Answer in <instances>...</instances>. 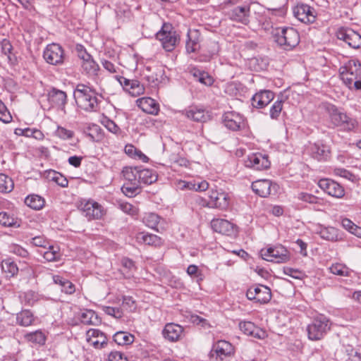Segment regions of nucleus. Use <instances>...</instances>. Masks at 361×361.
Returning a JSON list of instances; mask_svg holds the SVG:
<instances>
[{
  "instance_id": "1",
  "label": "nucleus",
  "mask_w": 361,
  "mask_h": 361,
  "mask_svg": "<svg viewBox=\"0 0 361 361\" xmlns=\"http://www.w3.org/2000/svg\"><path fill=\"white\" fill-rule=\"evenodd\" d=\"M73 97L78 108L87 112H98L100 111L102 95L88 85L82 83L77 85L73 92Z\"/></svg>"
},
{
  "instance_id": "2",
  "label": "nucleus",
  "mask_w": 361,
  "mask_h": 361,
  "mask_svg": "<svg viewBox=\"0 0 361 361\" xmlns=\"http://www.w3.org/2000/svg\"><path fill=\"white\" fill-rule=\"evenodd\" d=\"M341 79L349 89H361V63L357 61L349 60L339 69Z\"/></svg>"
},
{
  "instance_id": "3",
  "label": "nucleus",
  "mask_w": 361,
  "mask_h": 361,
  "mask_svg": "<svg viewBox=\"0 0 361 361\" xmlns=\"http://www.w3.org/2000/svg\"><path fill=\"white\" fill-rule=\"evenodd\" d=\"M326 111L329 115L331 123L334 127H339L343 130L351 131L357 126V122L355 118L339 111L333 104H328L326 106Z\"/></svg>"
},
{
  "instance_id": "4",
  "label": "nucleus",
  "mask_w": 361,
  "mask_h": 361,
  "mask_svg": "<svg viewBox=\"0 0 361 361\" xmlns=\"http://www.w3.org/2000/svg\"><path fill=\"white\" fill-rule=\"evenodd\" d=\"M330 321L326 316H317L307 327L308 338L312 341L320 340L330 329Z\"/></svg>"
},
{
  "instance_id": "5",
  "label": "nucleus",
  "mask_w": 361,
  "mask_h": 361,
  "mask_svg": "<svg viewBox=\"0 0 361 361\" xmlns=\"http://www.w3.org/2000/svg\"><path fill=\"white\" fill-rule=\"evenodd\" d=\"M276 41L279 45L286 50H290L296 47L300 41L299 34L293 27H286L276 35Z\"/></svg>"
},
{
  "instance_id": "6",
  "label": "nucleus",
  "mask_w": 361,
  "mask_h": 361,
  "mask_svg": "<svg viewBox=\"0 0 361 361\" xmlns=\"http://www.w3.org/2000/svg\"><path fill=\"white\" fill-rule=\"evenodd\" d=\"M261 255L264 259L275 263H284L290 259L289 252L281 245L262 250Z\"/></svg>"
},
{
  "instance_id": "7",
  "label": "nucleus",
  "mask_w": 361,
  "mask_h": 361,
  "mask_svg": "<svg viewBox=\"0 0 361 361\" xmlns=\"http://www.w3.org/2000/svg\"><path fill=\"white\" fill-rule=\"evenodd\" d=\"M168 25H164L161 30L157 33L156 37L166 51H171L178 43L179 37L176 31L168 30Z\"/></svg>"
},
{
  "instance_id": "8",
  "label": "nucleus",
  "mask_w": 361,
  "mask_h": 361,
  "mask_svg": "<svg viewBox=\"0 0 361 361\" xmlns=\"http://www.w3.org/2000/svg\"><path fill=\"white\" fill-rule=\"evenodd\" d=\"M246 296L250 300H255L260 304L267 303L271 298V289L266 286L257 285L250 287Z\"/></svg>"
},
{
  "instance_id": "9",
  "label": "nucleus",
  "mask_w": 361,
  "mask_h": 361,
  "mask_svg": "<svg viewBox=\"0 0 361 361\" xmlns=\"http://www.w3.org/2000/svg\"><path fill=\"white\" fill-rule=\"evenodd\" d=\"M78 208L88 219H99L104 214L102 205L93 200H82Z\"/></svg>"
},
{
  "instance_id": "10",
  "label": "nucleus",
  "mask_w": 361,
  "mask_h": 361,
  "mask_svg": "<svg viewBox=\"0 0 361 361\" xmlns=\"http://www.w3.org/2000/svg\"><path fill=\"white\" fill-rule=\"evenodd\" d=\"M43 57L49 64H61L64 58L63 49L58 44H49L44 51Z\"/></svg>"
},
{
  "instance_id": "11",
  "label": "nucleus",
  "mask_w": 361,
  "mask_h": 361,
  "mask_svg": "<svg viewBox=\"0 0 361 361\" xmlns=\"http://www.w3.org/2000/svg\"><path fill=\"white\" fill-rule=\"evenodd\" d=\"M337 38L343 41L353 49L361 47V36L359 33L350 28H340L336 32Z\"/></svg>"
},
{
  "instance_id": "12",
  "label": "nucleus",
  "mask_w": 361,
  "mask_h": 361,
  "mask_svg": "<svg viewBox=\"0 0 361 361\" xmlns=\"http://www.w3.org/2000/svg\"><path fill=\"white\" fill-rule=\"evenodd\" d=\"M47 100L51 107L56 108L64 114L66 113L67 94L65 92L52 87L47 93Z\"/></svg>"
},
{
  "instance_id": "13",
  "label": "nucleus",
  "mask_w": 361,
  "mask_h": 361,
  "mask_svg": "<svg viewBox=\"0 0 361 361\" xmlns=\"http://www.w3.org/2000/svg\"><path fill=\"white\" fill-rule=\"evenodd\" d=\"M246 167L256 171L267 169L270 166L268 156L262 153H254L249 155L245 161Z\"/></svg>"
},
{
  "instance_id": "14",
  "label": "nucleus",
  "mask_w": 361,
  "mask_h": 361,
  "mask_svg": "<svg viewBox=\"0 0 361 361\" xmlns=\"http://www.w3.org/2000/svg\"><path fill=\"white\" fill-rule=\"evenodd\" d=\"M223 123L228 129L233 131L240 130L245 127L243 116L233 111L223 115Z\"/></svg>"
},
{
  "instance_id": "15",
  "label": "nucleus",
  "mask_w": 361,
  "mask_h": 361,
  "mask_svg": "<svg viewBox=\"0 0 361 361\" xmlns=\"http://www.w3.org/2000/svg\"><path fill=\"white\" fill-rule=\"evenodd\" d=\"M293 11L294 16L302 23H312L315 21V11L307 4H298L293 8Z\"/></svg>"
},
{
  "instance_id": "16",
  "label": "nucleus",
  "mask_w": 361,
  "mask_h": 361,
  "mask_svg": "<svg viewBox=\"0 0 361 361\" xmlns=\"http://www.w3.org/2000/svg\"><path fill=\"white\" fill-rule=\"evenodd\" d=\"M212 356L216 355V358L224 360L225 358L231 357L234 353V348L229 342L221 340L213 345L211 350Z\"/></svg>"
},
{
  "instance_id": "17",
  "label": "nucleus",
  "mask_w": 361,
  "mask_h": 361,
  "mask_svg": "<svg viewBox=\"0 0 361 361\" xmlns=\"http://www.w3.org/2000/svg\"><path fill=\"white\" fill-rule=\"evenodd\" d=\"M86 341L96 349H102L107 345L105 334L96 329H90L87 331Z\"/></svg>"
},
{
  "instance_id": "18",
  "label": "nucleus",
  "mask_w": 361,
  "mask_h": 361,
  "mask_svg": "<svg viewBox=\"0 0 361 361\" xmlns=\"http://www.w3.org/2000/svg\"><path fill=\"white\" fill-rule=\"evenodd\" d=\"M319 186L329 195L336 198H341L345 195L343 188L331 179H321L319 181Z\"/></svg>"
},
{
  "instance_id": "19",
  "label": "nucleus",
  "mask_w": 361,
  "mask_h": 361,
  "mask_svg": "<svg viewBox=\"0 0 361 361\" xmlns=\"http://www.w3.org/2000/svg\"><path fill=\"white\" fill-rule=\"evenodd\" d=\"M228 194L222 190H212L209 195V202L207 205L216 207L220 209H226L229 205Z\"/></svg>"
},
{
  "instance_id": "20",
  "label": "nucleus",
  "mask_w": 361,
  "mask_h": 361,
  "mask_svg": "<svg viewBox=\"0 0 361 361\" xmlns=\"http://www.w3.org/2000/svg\"><path fill=\"white\" fill-rule=\"evenodd\" d=\"M123 89L133 97H137L144 92V87L137 80H129L123 76L116 77Z\"/></svg>"
},
{
  "instance_id": "21",
  "label": "nucleus",
  "mask_w": 361,
  "mask_h": 361,
  "mask_svg": "<svg viewBox=\"0 0 361 361\" xmlns=\"http://www.w3.org/2000/svg\"><path fill=\"white\" fill-rule=\"evenodd\" d=\"M212 229L216 232L226 235H232L235 233L233 224L222 219H214L211 221Z\"/></svg>"
},
{
  "instance_id": "22",
  "label": "nucleus",
  "mask_w": 361,
  "mask_h": 361,
  "mask_svg": "<svg viewBox=\"0 0 361 361\" xmlns=\"http://www.w3.org/2000/svg\"><path fill=\"white\" fill-rule=\"evenodd\" d=\"M250 5L238 6L231 11L230 17L233 20L247 25L250 23Z\"/></svg>"
},
{
  "instance_id": "23",
  "label": "nucleus",
  "mask_w": 361,
  "mask_h": 361,
  "mask_svg": "<svg viewBox=\"0 0 361 361\" xmlns=\"http://www.w3.org/2000/svg\"><path fill=\"white\" fill-rule=\"evenodd\" d=\"M274 98V93L270 90H262L256 93L252 98L254 107L262 109L268 105Z\"/></svg>"
},
{
  "instance_id": "24",
  "label": "nucleus",
  "mask_w": 361,
  "mask_h": 361,
  "mask_svg": "<svg viewBox=\"0 0 361 361\" xmlns=\"http://www.w3.org/2000/svg\"><path fill=\"white\" fill-rule=\"evenodd\" d=\"M162 333L166 339L174 342L181 338L183 328L178 324L169 323L165 326Z\"/></svg>"
},
{
  "instance_id": "25",
  "label": "nucleus",
  "mask_w": 361,
  "mask_h": 361,
  "mask_svg": "<svg viewBox=\"0 0 361 361\" xmlns=\"http://www.w3.org/2000/svg\"><path fill=\"white\" fill-rule=\"evenodd\" d=\"M311 154L319 161L326 160L330 156V148L328 145L318 142L311 146Z\"/></svg>"
},
{
  "instance_id": "26",
  "label": "nucleus",
  "mask_w": 361,
  "mask_h": 361,
  "mask_svg": "<svg viewBox=\"0 0 361 361\" xmlns=\"http://www.w3.org/2000/svg\"><path fill=\"white\" fill-rule=\"evenodd\" d=\"M137 106L145 112L157 115L159 111V104L151 97H142L137 100Z\"/></svg>"
},
{
  "instance_id": "27",
  "label": "nucleus",
  "mask_w": 361,
  "mask_h": 361,
  "mask_svg": "<svg viewBox=\"0 0 361 361\" xmlns=\"http://www.w3.org/2000/svg\"><path fill=\"white\" fill-rule=\"evenodd\" d=\"M271 185L269 180H258L252 183V189L259 196L267 197L271 193Z\"/></svg>"
},
{
  "instance_id": "28",
  "label": "nucleus",
  "mask_w": 361,
  "mask_h": 361,
  "mask_svg": "<svg viewBox=\"0 0 361 361\" xmlns=\"http://www.w3.org/2000/svg\"><path fill=\"white\" fill-rule=\"evenodd\" d=\"M185 116L195 122H205L209 118V116L204 109L191 106L185 111Z\"/></svg>"
},
{
  "instance_id": "29",
  "label": "nucleus",
  "mask_w": 361,
  "mask_h": 361,
  "mask_svg": "<svg viewBox=\"0 0 361 361\" xmlns=\"http://www.w3.org/2000/svg\"><path fill=\"white\" fill-rule=\"evenodd\" d=\"M137 175V182H139L140 185L141 183L150 185L157 180V175L156 173L153 170L148 169H138Z\"/></svg>"
},
{
  "instance_id": "30",
  "label": "nucleus",
  "mask_w": 361,
  "mask_h": 361,
  "mask_svg": "<svg viewBox=\"0 0 361 361\" xmlns=\"http://www.w3.org/2000/svg\"><path fill=\"white\" fill-rule=\"evenodd\" d=\"M136 238L139 243L154 247L161 246L163 243L160 237L150 233H140L137 235Z\"/></svg>"
},
{
  "instance_id": "31",
  "label": "nucleus",
  "mask_w": 361,
  "mask_h": 361,
  "mask_svg": "<svg viewBox=\"0 0 361 361\" xmlns=\"http://www.w3.org/2000/svg\"><path fill=\"white\" fill-rule=\"evenodd\" d=\"M142 222L147 227L158 232L160 231L158 225L161 224V217L155 213H147L142 218Z\"/></svg>"
},
{
  "instance_id": "32",
  "label": "nucleus",
  "mask_w": 361,
  "mask_h": 361,
  "mask_svg": "<svg viewBox=\"0 0 361 361\" xmlns=\"http://www.w3.org/2000/svg\"><path fill=\"white\" fill-rule=\"evenodd\" d=\"M80 321L86 325H97L101 322L95 312L92 310H85L81 313Z\"/></svg>"
},
{
  "instance_id": "33",
  "label": "nucleus",
  "mask_w": 361,
  "mask_h": 361,
  "mask_svg": "<svg viewBox=\"0 0 361 361\" xmlns=\"http://www.w3.org/2000/svg\"><path fill=\"white\" fill-rule=\"evenodd\" d=\"M123 194L129 197H132L141 192L140 185L139 182H126L121 188Z\"/></svg>"
},
{
  "instance_id": "34",
  "label": "nucleus",
  "mask_w": 361,
  "mask_h": 361,
  "mask_svg": "<svg viewBox=\"0 0 361 361\" xmlns=\"http://www.w3.org/2000/svg\"><path fill=\"white\" fill-rule=\"evenodd\" d=\"M134 338L133 334L125 331H118L113 336L114 341L119 345L131 344Z\"/></svg>"
},
{
  "instance_id": "35",
  "label": "nucleus",
  "mask_w": 361,
  "mask_h": 361,
  "mask_svg": "<svg viewBox=\"0 0 361 361\" xmlns=\"http://www.w3.org/2000/svg\"><path fill=\"white\" fill-rule=\"evenodd\" d=\"M44 198L37 195H30L25 199V204L35 210L41 209L44 207Z\"/></svg>"
},
{
  "instance_id": "36",
  "label": "nucleus",
  "mask_w": 361,
  "mask_h": 361,
  "mask_svg": "<svg viewBox=\"0 0 361 361\" xmlns=\"http://www.w3.org/2000/svg\"><path fill=\"white\" fill-rule=\"evenodd\" d=\"M34 317L30 310H22L16 315V322L23 326H28L32 324Z\"/></svg>"
},
{
  "instance_id": "37",
  "label": "nucleus",
  "mask_w": 361,
  "mask_h": 361,
  "mask_svg": "<svg viewBox=\"0 0 361 361\" xmlns=\"http://www.w3.org/2000/svg\"><path fill=\"white\" fill-rule=\"evenodd\" d=\"M320 236L327 240L337 241L339 237L338 231L334 227H324L321 228L319 232Z\"/></svg>"
},
{
  "instance_id": "38",
  "label": "nucleus",
  "mask_w": 361,
  "mask_h": 361,
  "mask_svg": "<svg viewBox=\"0 0 361 361\" xmlns=\"http://www.w3.org/2000/svg\"><path fill=\"white\" fill-rule=\"evenodd\" d=\"M2 271L7 274V276L12 277L18 272V268L14 262L11 259H6L2 261L1 264Z\"/></svg>"
},
{
  "instance_id": "39",
  "label": "nucleus",
  "mask_w": 361,
  "mask_h": 361,
  "mask_svg": "<svg viewBox=\"0 0 361 361\" xmlns=\"http://www.w3.org/2000/svg\"><path fill=\"white\" fill-rule=\"evenodd\" d=\"M240 329L246 335L253 336L255 337L261 336L258 334V329L255 326L254 323L251 322H242L239 324Z\"/></svg>"
},
{
  "instance_id": "40",
  "label": "nucleus",
  "mask_w": 361,
  "mask_h": 361,
  "mask_svg": "<svg viewBox=\"0 0 361 361\" xmlns=\"http://www.w3.org/2000/svg\"><path fill=\"white\" fill-rule=\"evenodd\" d=\"M14 183L11 178L4 173H0V192H10L13 190Z\"/></svg>"
},
{
  "instance_id": "41",
  "label": "nucleus",
  "mask_w": 361,
  "mask_h": 361,
  "mask_svg": "<svg viewBox=\"0 0 361 361\" xmlns=\"http://www.w3.org/2000/svg\"><path fill=\"white\" fill-rule=\"evenodd\" d=\"M331 273L341 276H348L350 274V269L344 264L336 263L329 267Z\"/></svg>"
},
{
  "instance_id": "42",
  "label": "nucleus",
  "mask_w": 361,
  "mask_h": 361,
  "mask_svg": "<svg viewBox=\"0 0 361 361\" xmlns=\"http://www.w3.org/2000/svg\"><path fill=\"white\" fill-rule=\"evenodd\" d=\"M47 248L48 250L44 252L43 257L47 262H56L59 260L60 254L57 247L50 245Z\"/></svg>"
},
{
  "instance_id": "43",
  "label": "nucleus",
  "mask_w": 361,
  "mask_h": 361,
  "mask_svg": "<svg viewBox=\"0 0 361 361\" xmlns=\"http://www.w3.org/2000/svg\"><path fill=\"white\" fill-rule=\"evenodd\" d=\"M25 338L27 341L35 343L44 344L45 342V336L40 331H36L27 334L25 335Z\"/></svg>"
},
{
  "instance_id": "44",
  "label": "nucleus",
  "mask_w": 361,
  "mask_h": 361,
  "mask_svg": "<svg viewBox=\"0 0 361 361\" xmlns=\"http://www.w3.org/2000/svg\"><path fill=\"white\" fill-rule=\"evenodd\" d=\"M283 101L282 99H278L271 106L269 115L272 119H278L280 116L283 109Z\"/></svg>"
},
{
  "instance_id": "45",
  "label": "nucleus",
  "mask_w": 361,
  "mask_h": 361,
  "mask_svg": "<svg viewBox=\"0 0 361 361\" xmlns=\"http://www.w3.org/2000/svg\"><path fill=\"white\" fill-rule=\"evenodd\" d=\"M0 224L8 227L20 226L16 220L6 212H0Z\"/></svg>"
},
{
  "instance_id": "46",
  "label": "nucleus",
  "mask_w": 361,
  "mask_h": 361,
  "mask_svg": "<svg viewBox=\"0 0 361 361\" xmlns=\"http://www.w3.org/2000/svg\"><path fill=\"white\" fill-rule=\"evenodd\" d=\"M102 123L109 132L115 135H119L121 133V128L116 123L107 117L102 120Z\"/></svg>"
},
{
  "instance_id": "47",
  "label": "nucleus",
  "mask_w": 361,
  "mask_h": 361,
  "mask_svg": "<svg viewBox=\"0 0 361 361\" xmlns=\"http://www.w3.org/2000/svg\"><path fill=\"white\" fill-rule=\"evenodd\" d=\"M138 171L137 168L126 167L123 169L122 173L123 177L127 182L137 181V172Z\"/></svg>"
},
{
  "instance_id": "48",
  "label": "nucleus",
  "mask_w": 361,
  "mask_h": 361,
  "mask_svg": "<svg viewBox=\"0 0 361 361\" xmlns=\"http://www.w3.org/2000/svg\"><path fill=\"white\" fill-rule=\"evenodd\" d=\"M183 183L184 188L193 189L196 191H205L209 188V183L206 180L198 183L194 182L193 183L183 182Z\"/></svg>"
},
{
  "instance_id": "49",
  "label": "nucleus",
  "mask_w": 361,
  "mask_h": 361,
  "mask_svg": "<svg viewBox=\"0 0 361 361\" xmlns=\"http://www.w3.org/2000/svg\"><path fill=\"white\" fill-rule=\"evenodd\" d=\"M88 130H90L88 133V136L90 137L92 140L99 141L102 138V129L98 125L92 124L88 127Z\"/></svg>"
},
{
  "instance_id": "50",
  "label": "nucleus",
  "mask_w": 361,
  "mask_h": 361,
  "mask_svg": "<svg viewBox=\"0 0 361 361\" xmlns=\"http://www.w3.org/2000/svg\"><path fill=\"white\" fill-rule=\"evenodd\" d=\"M102 310L105 314L112 316L116 319H120L123 315L122 310L118 307L104 306Z\"/></svg>"
},
{
  "instance_id": "51",
  "label": "nucleus",
  "mask_w": 361,
  "mask_h": 361,
  "mask_svg": "<svg viewBox=\"0 0 361 361\" xmlns=\"http://www.w3.org/2000/svg\"><path fill=\"white\" fill-rule=\"evenodd\" d=\"M51 180L61 187L66 188L68 185V179L61 173L53 171Z\"/></svg>"
},
{
  "instance_id": "52",
  "label": "nucleus",
  "mask_w": 361,
  "mask_h": 361,
  "mask_svg": "<svg viewBox=\"0 0 361 361\" xmlns=\"http://www.w3.org/2000/svg\"><path fill=\"white\" fill-rule=\"evenodd\" d=\"M298 199L310 204H317L319 202L317 197L307 192H300L298 195Z\"/></svg>"
},
{
  "instance_id": "53",
  "label": "nucleus",
  "mask_w": 361,
  "mask_h": 361,
  "mask_svg": "<svg viewBox=\"0 0 361 361\" xmlns=\"http://www.w3.org/2000/svg\"><path fill=\"white\" fill-rule=\"evenodd\" d=\"M30 243L36 247L47 248L50 245V243L42 235L35 236L31 239Z\"/></svg>"
},
{
  "instance_id": "54",
  "label": "nucleus",
  "mask_w": 361,
  "mask_h": 361,
  "mask_svg": "<svg viewBox=\"0 0 361 361\" xmlns=\"http://www.w3.org/2000/svg\"><path fill=\"white\" fill-rule=\"evenodd\" d=\"M11 116L5 104L0 100V120L4 123H9L11 121Z\"/></svg>"
},
{
  "instance_id": "55",
  "label": "nucleus",
  "mask_w": 361,
  "mask_h": 361,
  "mask_svg": "<svg viewBox=\"0 0 361 361\" xmlns=\"http://www.w3.org/2000/svg\"><path fill=\"white\" fill-rule=\"evenodd\" d=\"M56 135L61 139L67 140L73 137V132L65 128L59 126L55 132Z\"/></svg>"
},
{
  "instance_id": "56",
  "label": "nucleus",
  "mask_w": 361,
  "mask_h": 361,
  "mask_svg": "<svg viewBox=\"0 0 361 361\" xmlns=\"http://www.w3.org/2000/svg\"><path fill=\"white\" fill-rule=\"evenodd\" d=\"M119 208L125 213L131 216H135L137 214V209L128 202H120Z\"/></svg>"
},
{
  "instance_id": "57",
  "label": "nucleus",
  "mask_w": 361,
  "mask_h": 361,
  "mask_svg": "<svg viewBox=\"0 0 361 361\" xmlns=\"http://www.w3.org/2000/svg\"><path fill=\"white\" fill-rule=\"evenodd\" d=\"M334 173L336 176L346 178L347 180L354 181L355 176L354 174L350 173L349 171L343 168H336L334 169Z\"/></svg>"
},
{
  "instance_id": "58",
  "label": "nucleus",
  "mask_w": 361,
  "mask_h": 361,
  "mask_svg": "<svg viewBox=\"0 0 361 361\" xmlns=\"http://www.w3.org/2000/svg\"><path fill=\"white\" fill-rule=\"evenodd\" d=\"M188 40L186 42V51L188 53L195 52L199 48V44L197 39H192L190 34H188Z\"/></svg>"
},
{
  "instance_id": "59",
  "label": "nucleus",
  "mask_w": 361,
  "mask_h": 361,
  "mask_svg": "<svg viewBox=\"0 0 361 361\" xmlns=\"http://www.w3.org/2000/svg\"><path fill=\"white\" fill-rule=\"evenodd\" d=\"M1 47L2 53L8 56V59L11 61V53L12 51V45L9 40L4 39L1 42Z\"/></svg>"
},
{
  "instance_id": "60",
  "label": "nucleus",
  "mask_w": 361,
  "mask_h": 361,
  "mask_svg": "<svg viewBox=\"0 0 361 361\" xmlns=\"http://www.w3.org/2000/svg\"><path fill=\"white\" fill-rule=\"evenodd\" d=\"M121 264L123 269H126V273L128 274V277H130V273L135 269L134 262L129 258H123L121 260Z\"/></svg>"
},
{
  "instance_id": "61",
  "label": "nucleus",
  "mask_w": 361,
  "mask_h": 361,
  "mask_svg": "<svg viewBox=\"0 0 361 361\" xmlns=\"http://www.w3.org/2000/svg\"><path fill=\"white\" fill-rule=\"evenodd\" d=\"M109 361H128L126 357L120 351H113L109 355Z\"/></svg>"
},
{
  "instance_id": "62",
  "label": "nucleus",
  "mask_w": 361,
  "mask_h": 361,
  "mask_svg": "<svg viewBox=\"0 0 361 361\" xmlns=\"http://www.w3.org/2000/svg\"><path fill=\"white\" fill-rule=\"evenodd\" d=\"M197 80L207 86H210L214 82L213 78L206 72L202 73Z\"/></svg>"
},
{
  "instance_id": "63",
  "label": "nucleus",
  "mask_w": 361,
  "mask_h": 361,
  "mask_svg": "<svg viewBox=\"0 0 361 361\" xmlns=\"http://www.w3.org/2000/svg\"><path fill=\"white\" fill-rule=\"evenodd\" d=\"M61 291L66 294H73L75 291V285L68 280L65 282L64 286H62Z\"/></svg>"
},
{
  "instance_id": "64",
  "label": "nucleus",
  "mask_w": 361,
  "mask_h": 361,
  "mask_svg": "<svg viewBox=\"0 0 361 361\" xmlns=\"http://www.w3.org/2000/svg\"><path fill=\"white\" fill-rule=\"evenodd\" d=\"M82 160V157L72 156L68 158V161L69 164L73 166L74 167H79L81 165Z\"/></svg>"
}]
</instances>
